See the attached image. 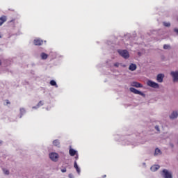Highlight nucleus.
Masks as SVG:
<instances>
[{"mask_svg":"<svg viewBox=\"0 0 178 178\" xmlns=\"http://www.w3.org/2000/svg\"><path fill=\"white\" fill-rule=\"evenodd\" d=\"M118 53L120 56L124 58V59H129V58H130V54H129V51L127 50L118 49Z\"/></svg>","mask_w":178,"mask_h":178,"instance_id":"f257e3e1","label":"nucleus"},{"mask_svg":"<svg viewBox=\"0 0 178 178\" xmlns=\"http://www.w3.org/2000/svg\"><path fill=\"white\" fill-rule=\"evenodd\" d=\"M161 175L162 177H163V178H173V177L172 176V172H170L167 169H163L161 172Z\"/></svg>","mask_w":178,"mask_h":178,"instance_id":"f03ea898","label":"nucleus"},{"mask_svg":"<svg viewBox=\"0 0 178 178\" xmlns=\"http://www.w3.org/2000/svg\"><path fill=\"white\" fill-rule=\"evenodd\" d=\"M49 156L53 162H58L59 159V154L56 152L49 153Z\"/></svg>","mask_w":178,"mask_h":178,"instance_id":"7ed1b4c3","label":"nucleus"},{"mask_svg":"<svg viewBox=\"0 0 178 178\" xmlns=\"http://www.w3.org/2000/svg\"><path fill=\"white\" fill-rule=\"evenodd\" d=\"M147 84L149 87H152V88H159V84L151 80L147 81Z\"/></svg>","mask_w":178,"mask_h":178,"instance_id":"20e7f679","label":"nucleus"},{"mask_svg":"<svg viewBox=\"0 0 178 178\" xmlns=\"http://www.w3.org/2000/svg\"><path fill=\"white\" fill-rule=\"evenodd\" d=\"M129 91H131V92H133L134 94H138V95H141L142 97H145V94L143 93V92H141L134 88H130Z\"/></svg>","mask_w":178,"mask_h":178,"instance_id":"39448f33","label":"nucleus"},{"mask_svg":"<svg viewBox=\"0 0 178 178\" xmlns=\"http://www.w3.org/2000/svg\"><path fill=\"white\" fill-rule=\"evenodd\" d=\"M170 76H172L174 83L178 81V71H172L170 72Z\"/></svg>","mask_w":178,"mask_h":178,"instance_id":"423d86ee","label":"nucleus"},{"mask_svg":"<svg viewBox=\"0 0 178 178\" xmlns=\"http://www.w3.org/2000/svg\"><path fill=\"white\" fill-rule=\"evenodd\" d=\"M131 87H136V88H143V84L137 82V81H133L131 83Z\"/></svg>","mask_w":178,"mask_h":178,"instance_id":"0eeeda50","label":"nucleus"},{"mask_svg":"<svg viewBox=\"0 0 178 178\" xmlns=\"http://www.w3.org/2000/svg\"><path fill=\"white\" fill-rule=\"evenodd\" d=\"M164 77H165V74H159L156 76V81H158V83H163Z\"/></svg>","mask_w":178,"mask_h":178,"instance_id":"6e6552de","label":"nucleus"},{"mask_svg":"<svg viewBox=\"0 0 178 178\" xmlns=\"http://www.w3.org/2000/svg\"><path fill=\"white\" fill-rule=\"evenodd\" d=\"M136 69H137V65L134 63H131L129 67V70H131V72H134V70H136Z\"/></svg>","mask_w":178,"mask_h":178,"instance_id":"1a4fd4ad","label":"nucleus"},{"mask_svg":"<svg viewBox=\"0 0 178 178\" xmlns=\"http://www.w3.org/2000/svg\"><path fill=\"white\" fill-rule=\"evenodd\" d=\"M159 168H161L159 165H154L150 168V170L152 172H156V170H158Z\"/></svg>","mask_w":178,"mask_h":178,"instance_id":"9d476101","label":"nucleus"},{"mask_svg":"<svg viewBox=\"0 0 178 178\" xmlns=\"http://www.w3.org/2000/svg\"><path fill=\"white\" fill-rule=\"evenodd\" d=\"M74 168L76 169V170L78 175H80V172H81V170H80V168H79V165H77V161H75L74 163Z\"/></svg>","mask_w":178,"mask_h":178,"instance_id":"9b49d317","label":"nucleus"},{"mask_svg":"<svg viewBox=\"0 0 178 178\" xmlns=\"http://www.w3.org/2000/svg\"><path fill=\"white\" fill-rule=\"evenodd\" d=\"M69 153L71 156H74V155L77 154V151H76L73 149H70L69 151Z\"/></svg>","mask_w":178,"mask_h":178,"instance_id":"f8f14e48","label":"nucleus"},{"mask_svg":"<svg viewBox=\"0 0 178 178\" xmlns=\"http://www.w3.org/2000/svg\"><path fill=\"white\" fill-rule=\"evenodd\" d=\"M157 155H162V152L159 148H156L154 152V156H156Z\"/></svg>","mask_w":178,"mask_h":178,"instance_id":"ddd939ff","label":"nucleus"},{"mask_svg":"<svg viewBox=\"0 0 178 178\" xmlns=\"http://www.w3.org/2000/svg\"><path fill=\"white\" fill-rule=\"evenodd\" d=\"M5 22H6V17L3 16V17H0V26H2V24H3V23H5Z\"/></svg>","mask_w":178,"mask_h":178,"instance_id":"4468645a","label":"nucleus"},{"mask_svg":"<svg viewBox=\"0 0 178 178\" xmlns=\"http://www.w3.org/2000/svg\"><path fill=\"white\" fill-rule=\"evenodd\" d=\"M53 145H54L55 147H60V143L59 142V140H54L53 141Z\"/></svg>","mask_w":178,"mask_h":178,"instance_id":"2eb2a0df","label":"nucleus"},{"mask_svg":"<svg viewBox=\"0 0 178 178\" xmlns=\"http://www.w3.org/2000/svg\"><path fill=\"white\" fill-rule=\"evenodd\" d=\"M178 114L177 113H172L170 115V119H176V118H177Z\"/></svg>","mask_w":178,"mask_h":178,"instance_id":"dca6fc26","label":"nucleus"},{"mask_svg":"<svg viewBox=\"0 0 178 178\" xmlns=\"http://www.w3.org/2000/svg\"><path fill=\"white\" fill-rule=\"evenodd\" d=\"M34 44H35V45H41L42 44V40H35Z\"/></svg>","mask_w":178,"mask_h":178,"instance_id":"f3484780","label":"nucleus"},{"mask_svg":"<svg viewBox=\"0 0 178 178\" xmlns=\"http://www.w3.org/2000/svg\"><path fill=\"white\" fill-rule=\"evenodd\" d=\"M2 170H3V172L6 176H9V175H10L9 170L6 169V168H3Z\"/></svg>","mask_w":178,"mask_h":178,"instance_id":"a211bd4d","label":"nucleus"},{"mask_svg":"<svg viewBox=\"0 0 178 178\" xmlns=\"http://www.w3.org/2000/svg\"><path fill=\"white\" fill-rule=\"evenodd\" d=\"M41 58H42V59H47L48 58V55L45 53H42Z\"/></svg>","mask_w":178,"mask_h":178,"instance_id":"6ab92c4d","label":"nucleus"},{"mask_svg":"<svg viewBox=\"0 0 178 178\" xmlns=\"http://www.w3.org/2000/svg\"><path fill=\"white\" fill-rule=\"evenodd\" d=\"M50 84H51V86H55L56 87H58V85L56 84V82L54 80H51L50 81Z\"/></svg>","mask_w":178,"mask_h":178,"instance_id":"aec40b11","label":"nucleus"},{"mask_svg":"<svg viewBox=\"0 0 178 178\" xmlns=\"http://www.w3.org/2000/svg\"><path fill=\"white\" fill-rule=\"evenodd\" d=\"M163 49H170V45L169 44H164Z\"/></svg>","mask_w":178,"mask_h":178,"instance_id":"412c9836","label":"nucleus"},{"mask_svg":"<svg viewBox=\"0 0 178 178\" xmlns=\"http://www.w3.org/2000/svg\"><path fill=\"white\" fill-rule=\"evenodd\" d=\"M163 26H165V27H170V22H163Z\"/></svg>","mask_w":178,"mask_h":178,"instance_id":"4be33fe9","label":"nucleus"},{"mask_svg":"<svg viewBox=\"0 0 178 178\" xmlns=\"http://www.w3.org/2000/svg\"><path fill=\"white\" fill-rule=\"evenodd\" d=\"M154 128H155V130H156V131H158L159 133V131H161V129H159V126L156 125L154 127Z\"/></svg>","mask_w":178,"mask_h":178,"instance_id":"5701e85b","label":"nucleus"},{"mask_svg":"<svg viewBox=\"0 0 178 178\" xmlns=\"http://www.w3.org/2000/svg\"><path fill=\"white\" fill-rule=\"evenodd\" d=\"M67 171V170H66V168H64L63 169H61L62 173H66Z\"/></svg>","mask_w":178,"mask_h":178,"instance_id":"b1692460","label":"nucleus"},{"mask_svg":"<svg viewBox=\"0 0 178 178\" xmlns=\"http://www.w3.org/2000/svg\"><path fill=\"white\" fill-rule=\"evenodd\" d=\"M42 105H43L42 101H40L39 103L38 104L37 106H41Z\"/></svg>","mask_w":178,"mask_h":178,"instance_id":"393cba45","label":"nucleus"},{"mask_svg":"<svg viewBox=\"0 0 178 178\" xmlns=\"http://www.w3.org/2000/svg\"><path fill=\"white\" fill-rule=\"evenodd\" d=\"M114 66H115V67H119V63H115L114 64Z\"/></svg>","mask_w":178,"mask_h":178,"instance_id":"a878e982","label":"nucleus"},{"mask_svg":"<svg viewBox=\"0 0 178 178\" xmlns=\"http://www.w3.org/2000/svg\"><path fill=\"white\" fill-rule=\"evenodd\" d=\"M69 178H74V176H73L72 174L68 175Z\"/></svg>","mask_w":178,"mask_h":178,"instance_id":"bb28decb","label":"nucleus"},{"mask_svg":"<svg viewBox=\"0 0 178 178\" xmlns=\"http://www.w3.org/2000/svg\"><path fill=\"white\" fill-rule=\"evenodd\" d=\"M6 102L7 105H10V102H9V100H6Z\"/></svg>","mask_w":178,"mask_h":178,"instance_id":"cd10ccee","label":"nucleus"},{"mask_svg":"<svg viewBox=\"0 0 178 178\" xmlns=\"http://www.w3.org/2000/svg\"><path fill=\"white\" fill-rule=\"evenodd\" d=\"M25 111H26V110H25L24 108H21V109H20V111H21V112H24Z\"/></svg>","mask_w":178,"mask_h":178,"instance_id":"c85d7f7f","label":"nucleus"},{"mask_svg":"<svg viewBox=\"0 0 178 178\" xmlns=\"http://www.w3.org/2000/svg\"><path fill=\"white\" fill-rule=\"evenodd\" d=\"M76 161H77V159H79V155L76 154V156H75Z\"/></svg>","mask_w":178,"mask_h":178,"instance_id":"c756f323","label":"nucleus"},{"mask_svg":"<svg viewBox=\"0 0 178 178\" xmlns=\"http://www.w3.org/2000/svg\"><path fill=\"white\" fill-rule=\"evenodd\" d=\"M175 33H177L178 34V29H175Z\"/></svg>","mask_w":178,"mask_h":178,"instance_id":"7c9ffc66","label":"nucleus"},{"mask_svg":"<svg viewBox=\"0 0 178 178\" xmlns=\"http://www.w3.org/2000/svg\"><path fill=\"white\" fill-rule=\"evenodd\" d=\"M172 148H173V144L170 145Z\"/></svg>","mask_w":178,"mask_h":178,"instance_id":"2f4dec72","label":"nucleus"},{"mask_svg":"<svg viewBox=\"0 0 178 178\" xmlns=\"http://www.w3.org/2000/svg\"><path fill=\"white\" fill-rule=\"evenodd\" d=\"M0 145H2V141L0 140Z\"/></svg>","mask_w":178,"mask_h":178,"instance_id":"473e14b6","label":"nucleus"},{"mask_svg":"<svg viewBox=\"0 0 178 178\" xmlns=\"http://www.w3.org/2000/svg\"><path fill=\"white\" fill-rule=\"evenodd\" d=\"M1 65H2V62H1V60H0V66H1Z\"/></svg>","mask_w":178,"mask_h":178,"instance_id":"72a5a7b5","label":"nucleus"},{"mask_svg":"<svg viewBox=\"0 0 178 178\" xmlns=\"http://www.w3.org/2000/svg\"><path fill=\"white\" fill-rule=\"evenodd\" d=\"M103 177H106V175H104Z\"/></svg>","mask_w":178,"mask_h":178,"instance_id":"f704fd0d","label":"nucleus"},{"mask_svg":"<svg viewBox=\"0 0 178 178\" xmlns=\"http://www.w3.org/2000/svg\"><path fill=\"white\" fill-rule=\"evenodd\" d=\"M0 38H2V36H1V34H0Z\"/></svg>","mask_w":178,"mask_h":178,"instance_id":"c9c22d12","label":"nucleus"}]
</instances>
